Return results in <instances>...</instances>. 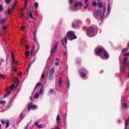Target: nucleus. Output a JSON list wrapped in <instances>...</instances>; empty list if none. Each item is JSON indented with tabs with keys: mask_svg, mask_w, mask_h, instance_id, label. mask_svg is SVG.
Segmentation results:
<instances>
[{
	"mask_svg": "<svg viewBox=\"0 0 129 129\" xmlns=\"http://www.w3.org/2000/svg\"><path fill=\"white\" fill-rule=\"evenodd\" d=\"M100 53H101L100 56L101 58L103 59H107L108 58V54L104 49L101 48L98 50L97 54H99Z\"/></svg>",
	"mask_w": 129,
	"mask_h": 129,
	"instance_id": "1",
	"label": "nucleus"
},
{
	"mask_svg": "<svg viewBox=\"0 0 129 129\" xmlns=\"http://www.w3.org/2000/svg\"><path fill=\"white\" fill-rule=\"evenodd\" d=\"M67 36L68 38L69 39L70 41L75 39L77 38L76 36L74 35V33L72 31H70L67 32Z\"/></svg>",
	"mask_w": 129,
	"mask_h": 129,
	"instance_id": "2",
	"label": "nucleus"
},
{
	"mask_svg": "<svg viewBox=\"0 0 129 129\" xmlns=\"http://www.w3.org/2000/svg\"><path fill=\"white\" fill-rule=\"evenodd\" d=\"M96 34V32L93 31V28L90 27L88 29L86 35L88 36L92 37L95 36Z\"/></svg>",
	"mask_w": 129,
	"mask_h": 129,
	"instance_id": "3",
	"label": "nucleus"
},
{
	"mask_svg": "<svg viewBox=\"0 0 129 129\" xmlns=\"http://www.w3.org/2000/svg\"><path fill=\"white\" fill-rule=\"evenodd\" d=\"M101 11L100 10H98L95 11L94 13L93 16L96 18H101L103 17V15H101Z\"/></svg>",
	"mask_w": 129,
	"mask_h": 129,
	"instance_id": "4",
	"label": "nucleus"
},
{
	"mask_svg": "<svg viewBox=\"0 0 129 129\" xmlns=\"http://www.w3.org/2000/svg\"><path fill=\"white\" fill-rule=\"evenodd\" d=\"M127 58L125 57L123 59V64L124 66L126 65L127 66H129V64L126 63V62L127 60Z\"/></svg>",
	"mask_w": 129,
	"mask_h": 129,
	"instance_id": "5",
	"label": "nucleus"
},
{
	"mask_svg": "<svg viewBox=\"0 0 129 129\" xmlns=\"http://www.w3.org/2000/svg\"><path fill=\"white\" fill-rule=\"evenodd\" d=\"M78 5L80 6H82L83 5L81 2H76L75 3L74 7H76L78 6Z\"/></svg>",
	"mask_w": 129,
	"mask_h": 129,
	"instance_id": "6",
	"label": "nucleus"
},
{
	"mask_svg": "<svg viewBox=\"0 0 129 129\" xmlns=\"http://www.w3.org/2000/svg\"><path fill=\"white\" fill-rule=\"evenodd\" d=\"M62 78L61 77H60L59 79L58 85L60 86H61L62 83Z\"/></svg>",
	"mask_w": 129,
	"mask_h": 129,
	"instance_id": "7",
	"label": "nucleus"
},
{
	"mask_svg": "<svg viewBox=\"0 0 129 129\" xmlns=\"http://www.w3.org/2000/svg\"><path fill=\"white\" fill-rule=\"evenodd\" d=\"M129 120V117L126 120L125 122V129H127V126L128 124V122Z\"/></svg>",
	"mask_w": 129,
	"mask_h": 129,
	"instance_id": "8",
	"label": "nucleus"
},
{
	"mask_svg": "<svg viewBox=\"0 0 129 129\" xmlns=\"http://www.w3.org/2000/svg\"><path fill=\"white\" fill-rule=\"evenodd\" d=\"M32 105L33 103H30L28 104L27 107V109L29 110L31 108H32Z\"/></svg>",
	"mask_w": 129,
	"mask_h": 129,
	"instance_id": "9",
	"label": "nucleus"
},
{
	"mask_svg": "<svg viewBox=\"0 0 129 129\" xmlns=\"http://www.w3.org/2000/svg\"><path fill=\"white\" fill-rule=\"evenodd\" d=\"M44 88H45V87L43 85H42L41 86V88L40 89V91H39V93L40 94H41L42 92V91L43 89H44L43 90H44Z\"/></svg>",
	"mask_w": 129,
	"mask_h": 129,
	"instance_id": "10",
	"label": "nucleus"
},
{
	"mask_svg": "<svg viewBox=\"0 0 129 129\" xmlns=\"http://www.w3.org/2000/svg\"><path fill=\"white\" fill-rule=\"evenodd\" d=\"M11 56H12V57L13 59V60L12 61V63L13 64L14 63H15L16 64H18V62L17 61H15L14 57H13V56L12 55H11Z\"/></svg>",
	"mask_w": 129,
	"mask_h": 129,
	"instance_id": "11",
	"label": "nucleus"
},
{
	"mask_svg": "<svg viewBox=\"0 0 129 129\" xmlns=\"http://www.w3.org/2000/svg\"><path fill=\"white\" fill-rule=\"evenodd\" d=\"M54 71L53 68H52L51 69L50 71V74L52 75L54 73Z\"/></svg>",
	"mask_w": 129,
	"mask_h": 129,
	"instance_id": "12",
	"label": "nucleus"
},
{
	"mask_svg": "<svg viewBox=\"0 0 129 129\" xmlns=\"http://www.w3.org/2000/svg\"><path fill=\"white\" fill-rule=\"evenodd\" d=\"M98 6L99 8H101L103 7V4L101 3H99L98 4Z\"/></svg>",
	"mask_w": 129,
	"mask_h": 129,
	"instance_id": "13",
	"label": "nucleus"
},
{
	"mask_svg": "<svg viewBox=\"0 0 129 129\" xmlns=\"http://www.w3.org/2000/svg\"><path fill=\"white\" fill-rule=\"evenodd\" d=\"M5 123L6 124V128H7L9 125V121L8 120H6V121Z\"/></svg>",
	"mask_w": 129,
	"mask_h": 129,
	"instance_id": "14",
	"label": "nucleus"
},
{
	"mask_svg": "<svg viewBox=\"0 0 129 129\" xmlns=\"http://www.w3.org/2000/svg\"><path fill=\"white\" fill-rule=\"evenodd\" d=\"M88 0H85L84 2L86 4V6H85V7H84V8L85 9L87 7V6L88 5V4L87 3H88Z\"/></svg>",
	"mask_w": 129,
	"mask_h": 129,
	"instance_id": "15",
	"label": "nucleus"
},
{
	"mask_svg": "<svg viewBox=\"0 0 129 129\" xmlns=\"http://www.w3.org/2000/svg\"><path fill=\"white\" fill-rule=\"evenodd\" d=\"M5 22V20L4 19H0V23L1 24H2Z\"/></svg>",
	"mask_w": 129,
	"mask_h": 129,
	"instance_id": "16",
	"label": "nucleus"
},
{
	"mask_svg": "<svg viewBox=\"0 0 129 129\" xmlns=\"http://www.w3.org/2000/svg\"><path fill=\"white\" fill-rule=\"evenodd\" d=\"M6 103L4 101H0V104L2 105H5L6 104Z\"/></svg>",
	"mask_w": 129,
	"mask_h": 129,
	"instance_id": "17",
	"label": "nucleus"
},
{
	"mask_svg": "<svg viewBox=\"0 0 129 129\" xmlns=\"http://www.w3.org/2000/svg\"><path fill=\"white\" fill-rule=\"evenodd\" d=\"M60 120V117L59 115H58L56 118V120L57 122H58Z\"/></svg>",
	"mask_w": 129,
	"mask_h": 129,
	"instance_id": "18",
	"label": "nucleus"
},
{
	"mask_svg": "<svg viewBox=\"0 0 129 129\" xmlns=\"http://www.w3.org/2000/svg\"><path fill=\"white\" fill-rule=\"evenodd\" d=\"M81 24V21L79 20L77 21L76 24V26H78L79 25Z\"/></svg>",
	"mask_w": 129,
	"mask_h": 129,
	"instance_id": "19",
	"label": "nucleus"
},
{
	"mask_svg": "<svg viewBox=\"0 0 129 129\" xmlns=\"http://www.w3.org/2000/svg\"><path fill=\"white\" fill-rule=\"evenodd\" d=\"M127 50H128V49H127V48H125V49H123L122 50V52H121V53L123 54L124 52L127 51Z\"/></svg>",
	"mask_w": 129,
	"mask_h": 129,
	"instance_id": "20",
	"label": "nucleus"
},
{
	"mask_svg": "<svg viewBox=\"0 0 129 129\" xmlns=\"http://www.w3.org/2000/svg\"><path fill=\"white\" fill-rule=\"evenodd\" d=\"M39 96V94L37 93L35 94L34 96V98H38Z\"/></svg>",
	"mask_w": 129,
	"mask_h": 129,
	"instance_id": "21",
	"label": "nucleus"
},
{
	"mask_svg": "<svg viewBox=\"0 0 129 129\" xmlns=\"http://www.w3.org/2000/svg\"><path fill=\"white\" fill-rule=\"evenodd\" d=\"M49 79L50 80H52L53 78L52 75L50 74L49 77Z\"/></svg>",
	"mask_w": 129,
	"mask_h": 129,
	"instance_id": "22",
	"label": "nucleus"
},
{
	"mask_svg": "<svg viewBox=\"0 0 129 129\" xmlns=\"http://www.w3.org/2000/svg\"><path fill=\"white\" fill-rule=\"evenodd\" d=\"M12 9L11 8H10V9H9L8 11V12H7L8 14H10L12 12Z\"/></svg>",
	"mask_w": 129,
	"mask_h": 129,
	"instance_id": "23",
	"label": "nucleus"
},
{
	"mask_svg": "<svg viewBox=\"0 0 129 129\" xmlns=\"http://www.w3.org/2000/svg\"><path fill=\"white\" fill-rule=\"evenodd\" d=\"M122 107L124 108H126L127 107V104L125 103H124L122 105Z\"/></svg>",
	"mask_w": 129,
	"mask_h": 129,
	"instance_id": "24",
	"label": "nucleus"
},
{
	"mask_svg": "<svg viewBox=\"0 0 129 129\" xmlns=\"http://www.w3.org/2000/svg\"><path fill=\"white\" fill-rule=\"evenodd\" d=\"M38 3L36 2L34 4V6L37 9L38 8Z\"/></svg>",
	"mask_w": 129,
	"mask_h": 129,
	"instance_id": "25",
	"label": "nucleus"
},
{
	"mask_svg": "<svg viewBox=\"0 0 129 129\" xmlns=\"http://www.w3.org/2000/svg\"><path fill=\"white\" fill-rule=\"evenodd\" d=\"M61 44L64 46H65V45L64 43V40L63 38H62V40L61 41Z\"/></svg>",
	"mask_w": 129,
	"mask_h": 129,
	"instance_id": "26",
	"label": "nucleus"
},
{
	"mask_svg": "<svg viewBox=\"0 0 129 129\" xmlns=\"http://www.w3.org/2000/svg\"><path fill=\"white\" fill-rule=\"evenodd\" d=\"M0 77L2 78L5 79L6 78V77L4 76L3 75L0 74Z\"/></svg>",
	"mask_w": 129,
	"mask_h": 129,
	"instance_id": "27",
	"label": "nucleus"
},
{
	"mask_svg": "<svg viewBox=\"0 0 129 129\" xmlns=\"http://www.w3.org/2000/svg\"><path fill=\"white\" fill-rule=\"evenodd\" d=\"M81 77L84 78L85 77L86 75L85 74L83 73H81Z\"/></svg>",
	"mask_w": 129,
	"mask_h": 129,
	"instance_id": "28",
	"label": "nucleus"
},
{
	"mask_svg": "<svg viewBox=\"0 0 129 129\" xmlns=\"http://www.w3.org/2000/svg\"><path fill=\"white\" fill-rule=\"evenodd\" d=\"M58 44V43L57 42H56V44H55V46H54V51L56 49V48L57 47V46Z\"/></svg>",
	"mask_w": 129,
	"mask_h": 129,
	"instance_id": "29",
	"label": "nucleus"
},
{
	"mask_svg": "<svg viewBox=\"0 0 129 129\" xmlns=\"http://www.w3.org/2000/svg\"><path fill=\"white\" fill-rule=\"evenodd\" d=\"M10 91H8L6 93V94L5 95H4V97H6V96H7V95H8L10 93Z\"/></svg>",
	"mask_w": 129,
	"mask_h": 129,
	"instance_id": "30",
	"label": "nucleus"
},
{
	"mask_svg": "<svg viewBox=\"0 0 129 129\" xmlns=\"http://www.w3.org/2000/svg\"><path fill=\"white\" fill-rule=\"evenodd\" d=\"M37 108V107L36 105H32V109H36Z\"/></svg>",
	"mask_w": 129,
	"mask_h": 129,
	"instance_id": "31",
	"label": "nucleus"
},
{
	"mask_svg": "<svg viewBox=\"0 0 129 129\" xmlns=\"http://www.w3.org/2000/svg\"><path fill=\"white\" fill-rule=\"evenodd\" d=\"M97 5V3L95 2H93L92 3V5L93 6H95Z\"/></svg>",
	"mask_w": 129,
	"mask_h": 129,
	"instance_id": "32",
	"label": "nucleus"
},
{
	"mask_svg": "<svg viewBox=\"0 0 129 129\" xmlns=\"http://www.w3.org/2000/svg\"><path fill=\"white\" fill-rule=\"evenodd\" d=\"M107 9H108V12L109 13L110 11V10H111V9H110V8L109 7V4H108V8H107Z\"/></svg>",
	"mask_w": 129,
	"mask_h": 129,
	"instance_id": "33",
	"label": "nucleus"
},
{
	"mask_svg": "<svg viewBox=\"0 0 129 129\" xmlns=\"http://www.w3.org/2000/svg\"><path fill=\"white\" fill-rule=\"evenodd\" d=\"M25 29V27L24 26H22L21 27V29L22 30H24Z\"/></svg>",
	"mask_w": 129,
	"mask_h": 129,
	"instance_id": "34",
	"label": "nucleus"
},
{
	"mask_svg": "<svg viewBox=\"0 0 129 129\" xmlns=\"http://www.w3.org/2000/svg\"><path fill=\"white\" fill-rule=\"evenodd\" d=\"M11 2L10 0H5V2L7 4H9Z\"/></svg>",
	"mask_w": 129,
	"mask_h": 129,
	"instance_id": "35",
	"label": "nucleus"
},
{
	"mask_svg": "<svg viewBox=\"0 0 129 129\" xmlns=\"http://www.w3.org/2000/svg\"><path fill=\"white\" fill-rule=\"evenodd\" d=\"M54 90H53L51 89L50 90L49 92V93L50 94H52L53 93Z\"/></svg>",
	"mask_w": 129,
	"mask_h": 129,
	"instance_id": "36",
	"label": "nucleus"
},
{
	"mask_svg": "<svg viewBox=\"0 0 129 129\" xmlns=\"http://www.w3.org/2000/svg\"><path fill=\"white\" fill-rule=\"evenodd\" d=\"M15 85L14 83H13L12 85L10 87V88L11 89H13L14 88V87L15 86Z\"/></svg>",
	"mask_w": 129,
	"mask_h": 129,
	"instance_id": "37",
	"label": "nucleus"
},
{
	"mask_svg": "<svg viewBox=\"0 0 129 129\" xmlns=\"http://www.w3.org/2000/svg\"><path fill=\"white\" fill-rule=\"evenodd\" d=\"M45 76V73H43L41 75L42 78V79H44V78Z\"/></svg>",
	"mask_w": 129,
	"mask_h": 129,
	"instance_id": "38",
	"label": "nucleus"
},
{
	"mask_svg": "<svg viewBox=\"0 0 129 129\" xmlns=\"http://www.w3.org/2000/svg\"><path fill=\"white\" fill-rule=\"evenodd\" d=\"M64 41H65V43L67 44V38L66 36H65L64 37Z\"/></svg>",
	"mask_w": 129,
	"mask_h": 129,
	"instance_id": "39",
	"label": "nucleus"
},
{
	"mask_svg": "<svg viewBox=\"0 0 129 129\" xmlns=\"http://www.w3.org/2000/svg\"><path fill=\"white\" fill-rule=\"evenodd\" d=\"M29 52L28 51H26L25 52V54L26 56H28L29 55Z\"/></svg>",
	"mask_w": 129,
	"mask_h": 129,
	"instance_id": "40",
	"label": "nucleus"
},
{
	"mask_svg": "<svg viewBox=\"0 0 129 129\" xmlns=\"http://www.w3.org/2000/svg\"><path fill=\"white\" fill-rule=\"evenodd\" d=\"M67 83H68V88H69V86L70 83H69V80L68 79H67Z\"/></svg>",
	"mask_w": 129,
	"mask_h": 129,
	"instance_id": "41",
	"label": "nucleus"
},
{
	"mask_svg": "<svg viewBox=\"0 0 129 129\" xmlns=\"http://www.w3.org/2000/svg\"><path fill=\"white\" fill-rule=\"evenodd\" d=\"M41 84H42V83L41 82H39V83H37L36 85L37 86H39Z\"/></svg>",
	"mask_w": 129,
	"mask_h": 129,
	"instance_id": "42",
	"label": "nucleus"
},
{
	"mask_svg": "<svg viewBox=\"0 0 129 129\" xmlns=\"http://www.w3.org/2000/svg\"><path fill=\"white\" fill-rule=\"evenodd\" d=\"M124 55L125 56L129 55V52H127L126 53L124 54Z\"/></svg>",
	"mask_w": 129,
	"mask_h": 129,
	"instance_id": "43",
	"label": "nucleus"
},
{
	"mask_svg": "<svg viewBox=\"0 0 129 129\" xmlns=\"http://www.w3.org/2000/svg\"><path fill=\"white\" fill-rule=\"evenodd\" d=\"M3 9L2 6V5H0V11H1Z\"/></svg>",
	"mask_w": 129,
	"mask_h": 129,
	"instance_id": "44",
	"label": "nucleus"
},
{
	"mask_svg": "<svg viewBox=\"0 0 129 129\" xmlns=\"http://www.w3.org/2000/svg\"><path fill=\"white\" fill-rule=\"evenodd\" d=\"M1 122L3 124H4L5 123V121L3 120H1Z\"/></svg>",
	"mask_w": 129,
	"mask_h": 129,
	"instance_id": "45",
	"label": "nucleus"
},
{
	"mask_svg": "<svg viewBox=\"0 0 129 129\" xmlns=\"http://www.w3.org/2000/svg\"><path fill=\"white\" fill-rule=\"evenodd\" d=\"M6 28V27L5 26H4L3 27V30H4Z\"/></svg>",
	"mask_w": 129,
	"mask_h": 129,
	"instance_id": "46",
	"label": "nucleus"
},
{
	"mask_svg": "<svg viewBox=\"0 0 129 129\" xmlns=\"http://www.w3.org/2000/svg\"><path fill=\"white\" fill-rule=\"evenodd\" d=\"M106 10V6L104 5V10H103V12L104 13H105V12Z\"/></svg>",
	"mask_w": 129,
	"mask_h": 129,
	"instance_id": "47",
	"label": "nucleus"
},
{
	"mask_svg": "<svg viewBox=\"0 0 129 129\" xmlns=\"http://www.w3.org/2000/svg\"><path fill=\"white\" fill-rule=\"evenodd\" d=\"M29 124V123H28L26 125V126L24 128V129H27L28 127V125Z\"/></svg>",
	"mask_w": 129,
	"mask_h": 129,
	"instance_id": "48",
	"label": "nucleus"
},
{
	"mask_svg": "<svg viewBox=\"0 0 129 129\" xmlns=\"http://www.w3.org/2000/svg\"><path fill=\"white\" fill-rule=\"evenodd\" d=\"M73 0H69V3L70 4H71L73 2Z\"/></svg>",
	"mask_w": 129,
	"mask_h": 129,
	"instance_id": "49",
	"label": "nucleus"
},
{
	"mask_svg": "<svg viewBox=\"0 0 129 129\" xmlns=\"http://www.w3.org/2000/svg\"><path fill=\"white\" fill-rule=\"evenodd\" d=\"M29 16L30 17L32 16L31 13L30 12H29Z\"/></svg>",
	"mask_w": 129,
	"mask_h": 129,
	"instance_id": "50",
	"label": "nucleus"
},
{
	"mask_svg": "<svg viewBox=\"0 0 129 129\" xmlns=\"http://www.w3.org/2000/svg\"><path fill=\"white\" fill-rule=\"evenodd\" d=\"M55 66H57L58 65V62H56L55 63Z\"/></svg>",
	"mask_w": 129,
	"mask_h": 129,
	"instance_id": "51",
	"label": "nucleus"
},
{
	"mask_svg": "<svg viewBox=\"0 0 129 129\" xmlns=\"http://www.w3.org/2000/svg\"><path fill=\"white\" fill-rule=\"evenodd\" d=\"M25 47L26 49H28L29 48L28 46L27 45H26Z\"/></svg>",
	"mask_w": 129,
	"mask_h": 129,
	"instance_id": "52",
	"label": "nucleus"
},
{
	"mask_svg": "<svg viewBox=\"0 0 129 129\" xmlns=\"http://www.w3.org/2000/svg\"><path fill=\"white\" fill-rule=\"evenodd\" d=\"M27 4V1H25V6H26Z\"/></svg>",
	"mask_w": 129,
	"mask_h": 129,
	"instance_id": "53",
	"label": "nucleus"
},
{
	"mask_svg": "<svg viewBox=\"0 0 129 129\" xmlns=\"http://www.w3.org/2000/svg\"><path fill=\"white\" fill-rule=\"evenodd\" d=\"M22 75V73L21 72H19L18 74V76H21Z\"/></svg>",
	"mask_w": 129,
	"mask_h": 129,
	"instance_id": "54",
	"label": "nucleus"
},
{
	"mask_svg": "<svg viewBox=\"0 0 129 129\" xmlns=\"http://www.w3.org/2000/svg\"><path fill=\"white\" fill-rule=\"evenodd\" d=\"M34 50L33 49H32L31 50V54H32V55H33V53L34 52Z\"/></svg>",
	"mask_w": 129,
	"mask_h": 129,
	"instance_id": "55",
	"label": "nucleus"
},
{
	"mask_svg": "<svg viewBox=\"0 0 129 129\" xmlns=\"http://www.w3.org/2000/svg\"><path fill=\"white\" fill-rule=\"evenodd\" d=\"M39 128H42V126L41 124H40L39 126H38Z\"/></svg>",
	"mask_w": 129,
	"mask_h": 129,
	"instance_id": "56",
	"label": "nucleus"
},
{
	"mask_svg": "<svg viewBox=\"0 0 129 129\" xmlns=\"http://www.w3.org/2000/svg\"><path fill=\"white\" fill-rule=\"evenodd\" d=\"M59 59L57 58H56V62H57V61L58 62V61H59Z\"/></svg>",
	"mask_w": 129,
	"mask_h": 129,
	"instance_id": "57",
	"label": "nucleus"
},
{
	"mask_svg": "<svg viewBox=\"0 0 129 129\" xmlns=\"http://www.w3.org/2000/svg\"><path fill=\"white\" fill-rule=\"evenodd\" d=\"M35 124L36 125V126H37V127H38V123L37 122H36L35 123Z\"/></svg>",
	"mask_w": 129,
	"mask_h": 129,
	"instance_id": "58",
	"label": "nucleus"
},
{
	"mask_svg": "<svg viewBox=\"0 0 129 129\" xmlns=\"http://www.w3.org/2000/svg\"><path fill=\"white\" fill-rule=\"evenodd\" d=\"M30 18L32 19H34V20H35V18L33 16H31V17H30Z\"/></svg>",
	"mask_w": 129,
	"mask_h": 129,
	"instance_id": "59",
	"label": "nucleus"
},
{
	"mask_svg": "<svg viewBox=\"0 0 129 129\" xmlns=\"http://www.w3.org/2000/svg\"><path fill=\"white\" fill-rule=\"evenodd\" d=\"M30 18L32 19H34V20H35V18L33 16H31V17H30Z\"/></svg>",
	"mask_w": 129,
	"mask_h": 129,
	"instance_id": "60",
	"label": "nucleus"
},
{
	"mask_svg": "<svg viewBox=\"0 0 129 129\" xmlns=\"http://www.w3.org/2000/svg\"><path fill=\"white\" fill-rule=\"evenodd\" d=\"M82 72H83L86 73V70H85V69H84L83 70Z\"/></svg>",
	"mask_w": 129,
	"mask_h": 129,
	"instance_id": "61",
	"label": "nucleus"
},
{
	"mask_svg": "<svg viewBox=\"0 0 129 129\" xmlns=\"http://www.w3.org/2000/svg\"><path fill=\"white\" fill-rule=\"evenodd\" d=\"M32 63H30L29 65L28 66V68H29V67H30Z\"/></svg>",
	"mask_w": 129,
	"mask_h": 129,
	"instance_id": "62",
	"label": "nucleus"
},
{
	"mask_svg": "<svg viewBox=\"0 0 129 129\" xmlns=\"http://www.w3.org/2000/svg\"><path fill=\"white\" fill-rule=\"evenodd\" d=\"M75 27V24H72V27Z\"/></svg>",
	"mask_w": 129,
	"mask_h": 129,
	"instance_id": "63",
	"label": "nucleus"
},
{
	"mask_svg": "<svg viewBox=\"0 0 129 129\" xmlns=\"http://www.w3.org/2000/svg\"><path fill=\"white\" fill-rule=\"evenodd\" d=\"M37 86L36 85L34 88V89H36L37 88Z\"/></svg>",
	"mask_w": 129,
	"mask_h": 129,
	"instance_id": "64",
	"label": "nucleus"
}]
</instances>
